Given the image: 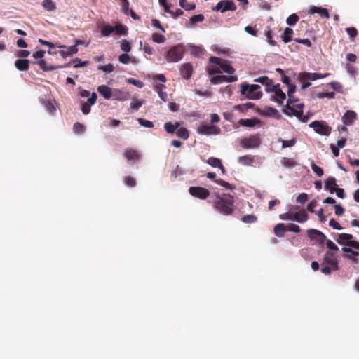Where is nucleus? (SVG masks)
<instances>
[{
    "instance_id": "obj_42",
    "label": "nucleus",
    "mask_w": 359,
    "mask_h": 359,
    "mask_svg": "<svg viewBox=\"0 0 359 359\" xmlns=\"http://www.w3.org/2000/svg\"><path fill=\"white\" fill-rule=\"evenodd\" d=\"M295 91V86L292 85L288 86V90H287V95H288V100H287V104H293L294 100H293L292 94Z\"/></svg>"
},
{
    "instance_id": "obj_40",
    "label": "nucleus",
    "mask_w": 359,
    "mask_h": 359,
    "mask_svg": "<svg viewBox=\"0 0 359 359\" xmlns=\"http://www.w3.org/2000/svg\"><path fill=\"white\" fill-rule=\"evenodd\" d=\"M80 43H81L80 42H78L75 45L71 46H66L61 45V46H58L57 47L59 48L68 50V51L70 53V55H72L73 54H75L78 52V49L76 48V46Z\"/></svg>"
},
{
    "instance_id": "obj_58",
    "label": "nucleus",
    "mask_w": 359,
    "mask_h": 359,
    "mask_svg": "<svg viewBox=\"0 0 359 359\" xmlns=\"http://www.w3.org/2000/svg\"><path fill=\"white\" fill-rule=\"evenodd\" d=\"M128 83L133 84L138 88H142L144 86V83L140 80H136L132 78L127 79Z\"/></svg>"
},
{
    "instance_id": "obj_27",
    "label": "nucleus",
    "mask_w": 359,
    "mask_h": 359,
    "mask_svg": "<svg viewBox=\"0 0 359 359\" xmlns=\"http://www.w3.org/2000/svg\"><path fill=\"white\" fill-rule=\"evenodd\" d=\"M180 71L182 76L184 79H188L191 77L192 74V66L189 63L184 64L182 66Z\"/></svg>"
},
{
    "instance_id": "obj_37",
    "label": "nucleus",
    "mask_w": 359,
    "mask_h": 359,
    "mask_svg": "<svg viewBox=\"0 0 359 359\" xmlns=\"http://www.w3.org/2000/svg\"><path fill=\"white\" fill-rule=\"evenodd\" d=\"M176 135L179 138L187 140L189 138V132L187 128L184 127H179L176 131Z\"/></svg>"
},
{
    "instance_id": "obj_26",
    "label": "nucleus",
    "mask_w": 359,
    "mask_h": 359,
    "mask_svg": "<svg viewBox=\"0 0 359 359\" xmlns=\"http://www.w3.org/2000/svg\"><path fill=\"white\" fill-rule=\"evenodd\" d=\"M29 61L27 59H18L15 62V67L20 71L28 70Z\"/></svg>"
},
{
    "instance_id": "obj_11",
    "label": "nucleus",
    "mask_w": 359,
    "mask_h": 359,
    "mask_svg": "<svg viewBox=\"0 0 359 359\" xmlns=\"http://www.w3.org/2000/svg\"><path fill=\"white\" fill-rule=\"evenodd\" d=\"M210 76V82L214 84H219L222 83H233L237 81L236 76H224L221 74L209 75Z\"/></svg>"
},
{
    "instance_id": "obj_17",
    "label": "nucleus",
    "mask_w": 359,
    "mask_h": 359,
    "mask_svg": "<svg viewBox=\"0 0 359 359\" xmlns=\"http://www.w3.org/2000/svg\"><path fill=\"white\" fill-rule=\"evenodd\" d=\"M357 118V114L352 110H348L341 118L342 122L345 126H351Z\"/></svg>"
},
{
    "instance_id": "obj_53",
    "label": "nucleus",
    "mask_w": 359,
    "mask_h": 359,
    "mask_svg": "<svg viewBox=\"0 0 359 359\" xmlns=\"http://www.w3.org/2000/svg\"><path fill=\"white\" fill-rule=\"evenodd\" d=\"M121 49L125 52V53H128L131 50V46L129 43V42L126 40V39H123L121 41Z\"/></svg>"
},
{
    "instance_id": "obj_64",
    "label": "nucleus",
    "mask_w": 359,
    "mask_h": 359,
    "mask_svg": "<svg viewBox=\"0 0 359 359\" xmlns=\"http://www.w3.org/2000/svg\"><path fill=\"white\" fill-rule=\"evenodd\" d=\"M124 183L126 186L130 187H133L135 185V180L130 177H126L124 178Z\"/></svg>"
},
{
    "instance_id": "obj_55",
    "label": "nucleus",
    "mask_w": 359,
    "mask_h": 359,
    "mask_svg": "<svg viewBox=\"0 0 359 359\" xmlns=\"http://www.w3.org/2000/svg\"><path fill=\"white\" fill-rule=\"evenodd\" d=\"M73 130L75 133L81 134L84 132L85 128L81 123H76L74 124Z\"/></svg>"
},
{
    "instance_id": "obj_12",
    "label": "nucleus",
    "mask_w": 359,
    "mask_h": 359,
    "mask_svg": "<svg viewBox=\"0 0 359 359\" xmlns=\"http://www.w3.org/2000/svg\"><path fill=\"white\" fill-rule=\"evenodd\" d=\"M236 10V6L232 1H221L217 3L216 6L212 8L214 11H220L224 13L227 11H234Z\"/></svg>"
},
{
    "instance_id": "obj_44",
    "label": "nucleus",
    "mask_w": 359,
    "mask_h": 359,
    "mask_svg": "<svg viewBox=\"0 0 359 359\" xmlns=\"http://www.w3.org/2000/svg\"><path fill=\"white\" fill-rule=\"evenodd\" d=\"M293 34V30L290 28H285L284 30L283 41L288 43L292 41L291 35Z\"/></svg>"
},
{
    "instance_id": "obj_29",
    "label": "nucleus",
    "mask_w": 359,
    "mask_h": 359,
    "mask_svg": "<svg viewBox=\"0 0 359 359\" xmlns=\"http://www.w3.org/2000/svg\"><path fill=\"white\" fill-rule=\"evenodd\" d=\"M325 187L331 194L334 192V189L337 187L336 179L334 177H329L325 182Z\"/></svg>"
},
{
    "instance_id": "obj_59",
    "label": "nucleus",
    "mask_w": 359,
    "mask_h": 359,
    "mask_svg": "<svg viewBox=\"0 0 359 359\" xmlns=\"http://www.w3.org/2000/svg\"><path fill=\"white\" fill-rule=\"evenodd\" d=\"M308 200V195L305 193H302L300 194L297 199H296V201L297 203H300V204H304L306 203V201Z\"/></svg>"
},
{
    "instance_id": "obj_28",
    "label": "nucleus",
    "mask_w": 359,
    "mask_h": 359,
    "mask_svg": "<svg viewBox=\"0 0 359 359\" xmlns=\"http://www.w3.org/2000/svg\"><path fill=\"white\" fill-rule=\"evenodd\" d=\"M101 34L103 36H109L114 32V27L109 24H102L99 26Z\"/></svg>"
},
{
    "instance_id": "obj_3",
    "label": "nucleus",
    "mask_w": 359,
    "mask_h": 359,
    "mask_svg": "<svg viewBox=\"0 0 359 359\" xmlns=\"http://www.w3.org/2000/svg\"><path fill=\"white\" fill-rule=\"evenodd\" d=\"M241 93L249 100H258L262 97V93L259 90L260 86L257 84L250 85L243 83L240 86Z\"/></svg>"
},
{
    "instance_id": "obj_49",
    "label": "nucleus",
    "mask_w": 359,
    "mask_h": 359,
    "mask_svg": "<svg viewBox=\"0 0 359 359\" xmlns=\"http://www.w3.org/2000/svg\"><path fill=\"white\" fill-rule=\"evenodd\" d=\"M299 20V17L296 14H292L287 18V24L290 26L294 25Z\"/></svg>"
},
{
    "instance_id": "obj_10",
    "label": "nucleus",
    "mask_w": 359,
    "mask_h": 359,
    "mask_svg": "<svg viewBox=\"0 0 359 359\" xmlns=\"http://www.w3.org/2000/svg\"><path fill=\"white\" fill-rule=\"evenodd\" d=\"M197 132L198 134L203 135H217L220 134L221 129L219 127L212 124L203 123L198 127Z\"/></svg>"
},
{
    "instance_id": "obj_52",
    "label": "nucleus",
    "mask_w": 359,
    "mask_h": 359,
    "mask_svg": "<svg viewBox=\"0 0 359 359\" xmlns=\"http://www.w3.org/2000/svg\"><path fill=\"white\" fill-rule=\"evenodd\" d=\"M311 166L313 172H315L318 177H322L323 175V169L316 165L313 161L311 162Z\"/></svg>"
},
{
    "instance_id": "obj_7",
    "label": "nucleus",
    "mask_w": 359,
    "mask_h": 359,
    "mask_svg": "<svg viewBox=\"0 0 359 359\" xmlns=\"http://www.w3.org/2000/svg\"><path fill=\"white\" fill-rule=\"evenodd\" d=\"M184 55V49L182 45H177L171 48L167 53L166 60L170 62L180 61Z\"/></svg>"
},
{
    "instance_id": "obj_1",
    "label": "nucleus",
    "mask_w": 359,
    "mask_h": 359,
    "mask_svg": "<svg viewBox=\"0 0 359 359\" xmlns=\"http://www.w3.org/2000/svg\"><path fill=\"white\" fill-rule=\"evenodd\" d=\"M209 61L211 63V65L207 69L209 75L225 72L233 76L234 69L231 67L230 62L217 57H211Z\"/></svg>"
},
{
    "instance_id": "obj_57",
    "label": "nucleus",
    "mask_w": 359,
    "mask_h": 359,
    "mask_svg": "<svg viewBox=\"0 0 359 359\" xmlns=\"http://www.w3.org/2000/svg\"><path fill=\"white\" fill-rule=\"evenodd\" d=\"M137 121L138 123L142 126H144L145 128H153L154 127V124L151 121H148V120H144V119H142V118H138L137 119Z\"/></svg>"
},
{
    "instance_id": "obj_18",
    "label": "nucleus",
    "mask_w": 359,
    "mask_h": 359,
    "mask_svg": "<svg viewBox=\"0 0 359 359\" xmlns=\"http://www.w3.org/2000/svg\"><path fill=\"white\" fill-rule=\"evenodd\" d=\"M123 156L128 161L132 163H136L140 159V154L137 151L133 149H126Z\"/></svg>"
},
{
    "instance_id": "obj_43",
    "label": "nucleus",
    "mask_w": 359,
    "mask_h": 359,
    "mask_svg": "<svg viewBox=\"0 0 359 359\" xmlns=\"http://www.w3.org/2000/svg\"><path fill=\"white\" fill-rule=\"evenodd\" d=\"M204 20V16L202 14L195 15L190 18L189 24L194 25L197 22H202Z\"/></svg>"
},
{
    "instance_id": "obj_46",
    "label": "nucleus",
    "mask_w": 359,
    "mask_h": 359,
    "mask_svg": "<svg viewBox=\"0 0 359 359\" xmlns=\"http://www.w3.org/2000/svg\"><path fill=\"white\" fill-rule=\"evenodd\" d=\"M294 212L289 211L279 215V218L284 221H293Z\"/></svg>"
},
{
    "instance_id": "obj_19",
    "label": "nucleus",
    "mask_w": 359,
    "mask_h": 359,
    "mask_svg": "<svg viewBox=\"0 0 359 359\" xmlns=\"http://www.w3.org/2000/svg\"><path fill=\"white\" fill-rule=\"evenodd\" d=\"M309 13L311 15L318 13L321 18H330L328 10L322 7L312 6L309 9Z\"/></svg>"
},
{
    "instance_id": "obj_36",
    "label": "nucleus",
    "mask_w": 359,
    "mask_h": 359,
    "mask_svg": "<svg viewBox=\"0 0 359 359\" xmlns=\"http://www.w3.org/2000/svg\"><path fill=\"white\" fill-rule=\"evenodd\" d=\"M258 123V121L256 118H246V119H241L238 121V123L242 126L245 127H253Z\"/></svg>"
},
{
    "instance_id": "obj_54",
    "label": "nucleus",
    "mask_w": 359,
    "mask_h": 359,
    "mask_svg": "<svg viewBox=\"0 0 359 359\" xmlns=\"http://www.w3.org/2000/svg\"><path fill=\"white\" fill-rule=\"evenodd\" d=\"M326 246L329 250H331L330 252H332L334 253L339 250V248L336 245V244L334 242H332L330 240L327 241Z\"/></svg>"
},
{
    "instance_id": "obj_51",
    "label": "nucleus",
    "mask_w": 359,
    "mask_h": 359,
    "mask_svg": "<svg viewBox=\"0 0 359 359\" xmlns=\"http://www.w3.org/2000/svg\"><path fill=\"white\" fill-rule=\"evenodd\" d=\"M152 40L157 43H163L165 41V38L163 35L154 33L152 34Z\"/></svg>"
},
{
    "instance_id": "obj_33",
    "label": "nucleus",
    "mask_w": 359,
    "mask_h": 359,
    "mask_svg": "<svg viewBox=\"0 0 359 359\" xmlns=\"http://www.w3.org/2000/svg\"><path fill=\"white\" fill-rule=\"evenodd\" d=\"M42 7L48 12H53L56 10V6L53 0H43Z\"/></svg>"
},
{
    "instance_id": "obj_6",
    "label": "nucleus",
    "mask_w": 359,
    "mask_h": 359,
    "mask_svg": "<svg viewBox=\"0 0 359 359\" xmlns=\"http://www.w3.org/2000/svg\"><path fill=\"white\" fill-rule=\"evenodd\" d=\"M330 75V73L321 74L316 72H299L295 74L296 79L300 81H314L320 79H324Z\"/></svg>"
},
{
    "instance_id": "obj_4",
    "label": "nucleus",
    "mask_w": 359,
    "mask_h": 359,
    "mask_svg": "<svg viewBox=\"0 0 359 359\" xmlns=\"http://www.w3.org/2000/svg\"><path fill=\"white\" fill-rule=\"evenodd\" d=\"M239 144L245 149H257L261 144V138L259 135H250L244 136L238 140Z\"/></svg>"
},
{
    "instance_id": "obj_20",
    "label": "nucleus",
    "mask_w": 359,
    "mask_h": 359,
    "mask_svg": "<svg viewBox=\"0 0 359 359\" xmlns=\"http://www.w3.org/2000/svg\"><path fill=\"white\" fill-rule=\"evenodd\" d=\"M353 239V236L348 233H340L338 234L336 241L344 245H349Z\"/></svg>"
},
{
    "instance_id": "obj_8",
    "label": "nucleus",
    "mask_w": 359,
    "mask_h": 359,
    "mask_svg": "<svg viewBox=\"0 0 359 359\" xmlns=\"http://www.w3.org/2000/svg\"><path fill=\"white\" fill-rule=\"evenodd\" d=\"M309 126L321 135L329 136L332 130L331 128L323 121H314Z\"/></svg>"
},
{
    "instance_id": "obj_24",
    "label": "nucleus",
    "mask_w": 359,
    "mask_h": 359,
    "mask_svg": "<svg viewBox=\"0 0 359 359\" xmlns=\"http://www.w3.org/2000/svg\"><path fill=\"white\" fill-rule=\"evenodd\" d=\"M308 218L306 211L304 210L294 212L293 221L298 223H304L308 220Z\"/></svg>"
},
{
    "instance_id": "obj_63",
    "label": "nucleus",
    "mask_w": 359,
    "mask_h": 359,
    "mask_svg": "<svg viewBox=\"0 0 359 359\" xmlns=\"http://www.w3.org/2000/svg\"><path fill=\"white\" fill-rule=\"evenodd\" d=\"M346 69L347 72L351 76H355L357 73L356 67L350 64L346 65Z\"/></svg>"
},
{
    "instance_id": "obj_48",
    "label": "nucleus",
    "mask_w": 359,
    "mask_h": 359,
    "mask_svg": "<svg viewBox=\"0 0 359 359\" xmlns=\"http://www.w3.org/2000/svg\"><path fill=\"white\" fill-rule=\"evenodd\" d=\"M180 5L187 11H191L195 8L194 4L188 3L187 0H180Z\"/></svg>"
},
{
    "instance_id": "obj_60",
    "label": "nucleus",
    "mask_w": 359,
    "mask_h": 359,
    "mask_svg": "<svg viewBox=\"0 0 359 359\" xmlns=\"http://www.w3.org/2000/svg\"><path fill=\"white\" fill-rule=\"evenodd\" d=\"M287 229L290 231L294 232V233H299L301 231L300 227L294 224H289L287 226Z\"/></svg>"
},
{
    "instance_id": "obj_16",
    "label": "nucleus",
    "mask_w": 359,
    "mask_h": 359,
    "mask_svg": "<svg viewBox=\"0 0 359 359\" xmlns=\"http://www.w3.org/2000/svg\"><path fill=\"white\" fill-rule=\"evenodd\" d=\"M324 262L330 265L333 271L339 269L338 262L332 252H327L324 255Z\"/></svg>"
},
{
    "instance_id": "obj_41",
    "label": "nucleus",
    "mask_w": 359,
    "mask_h": 359,
    "mask_svg": "<svg viewBox=\"0 0 359 359\" xmlns=\"http://www.w3.org/2000/svg\"><path fill=\"white\" fill-rule=\"evenodd\" d=\"M114 32H116V33L117 34L126 35V34H127V28L126 26H124L123 25L118 24V25H116L115 27H114Z\"/></svg>"
},
{
    "instance_id": "obj_56",
    "label": "nucleus",
    "mask_w": 359,
    "mask_h": 359,
    "mask_svg": "<svg viewBox=\"0 0 359 359\" xmlns=\"http://www.w3.org/2000/svg\"><path fill=\"white\" fill-rule=\"evenodd\" d=\"M257 220V218L253 215H247L242 217V221L244 223H254Z\"/></svg>"
},
{
    "instance_id": "obj_5",
    "label": "nucleus",
    "mask_w": 359,
    "mask_h": 359,
    "mask_svg": "<svg viewBox=\"0 0 359 359\" xmlns=\"http://www.w3.org/2000/svg\"><path fill=\"white\" fill-rule=\"evenodd\" d=\"M265 90L268 93H273L274 94L273 100L278 103H283V102L286 99V95L281 90L279 84L274 85L272 83H267L265 87Z\"/></svg>"
},
{
    "instance_id": "obj_39",
    "label": "nucleus",
    "mask_w": 359,
    "mask_h": 359,
    "mask_svg": "<svg viewBox=\"0 0 359 359\" xmlns=\"http://www.w3.org/2000/svg\"><path fill=\"white\" fill-rule=\"evenodd\" d=\"M206 163L213 168L222 167L221 160L217 158L210 157L206 161Z\"/></svg>"
},
{
    "instance_id": "obj_21",
    "label": "nucleus",
    "mask_w": 359,
    "mask_h": 359,
    "mask_svg": "<svg viewBox=\"0 0 359 359\" xmlns=\"http://www.w3.org/2000/svg\"><path fill=\"white\" fill-rule=\"evenodd\" d=\"M238 163L244 166L252 165L255 162V156L251 155H245L239 156L238 158Z\"/></svg>"
},
{
    "instance_id": "obj_9",
    "label": "nucleus",
    "mask_w": 359,
    "mask_h": 359,
    "mask_svg": "<svg viewBox=\"0 0 359 359\" xmlns=\"http://www.w3.org/2000/svg\"><path fill=\"white\" fill-rule=\"evenodd\" d=\"M287 109L291 111V113L297 117L302 122L306 123L309 119V116L306 115L303 116V103H297L296 104H287Z\"/></svg>"
},
{
    "instance_id": "obj_30",
    "label": "nucleus",
    "mask_w": 359,
    "mask_h": 359,
    "mask_svg": "<svg viewBox=\"0 0 359 359\" xmlns=\"http://www.w3.org/2000/svg\"><path fill=\"white\" fill-rule=\"evenodd\" d=\"M280 163L283 166L289 169L292 168L297 165L294 158L286 157L282 158L280 160Z\"/></svg>"
},
{
    "instance_id": "obj_34",
    "label": "nucleus",
    "mask_w": 359,
    "mask_h": 359,
    "mask_svg": "<svg viewBox=\"0 0 359 359\" xmlns=\"http://www.w3.org/2000/svg\"><path fill=\"white\" fill-rule=\"evenodd\" d=\"M286 231L285 225L283 223L278 224L274 227V233L278 237H283Z\"/></svg>"
},
{
    "instance_id": "obj_61",
    "label": "nucleus",
    "mask_w": 359,
    "mask_h": 359,
    "mask_svg": "<svg viewBox=\"0 0 359 359\" xmlns=\"http://www.w3.org/2000/svg\"><path fill=\"white\" fill-rule=\"evenodd\" d=\"M123 4L121 6V10L122 12L128 15L130 10H129V2L128 0H123Z\"/></svg>"
},
{
    "instance_id": "obj_31",
    "label": "nucleus",
    "mask_w": 359,
    "mask_h": 359,
    "mask_svg": "<svg viewBox=\"0 0 359 359\" xmlns=\"http://www.w3.org/2000/svg\"><path fill=\"white\" fill-rule=\"evenodd\" d=\"M165 88V86L163 83L161 85H157L155 87V90L158 93L159 97L163 101L167 102L168 100V93L163 90V89Z\"/></svg>"
},
{
    "instance_id": "obj_62",
    "label": "nucleus",
    "mask_w": 359,
    "mask_h": 359,
    "mask_svg": "<svg viewBox=\"0 0 359 359\" xmlns=\"http://www.w3.org/2000/svg\"><path fill=\"white\" fill-rule=\"evenodd\" d=\"M118 60L123 64H128L130 62V56L128 53H123L119 56Z\"/></svg>"
},
{
    "instance_id": "obj_50",
    "label": "nucleus",
    "mask_w": 359,
    "mask_h": 359,
    "mask_svg": "<svg viewBox=\"0 0 359 359\" xmlns=\"http://www.w3.org/2000/svg\"><path fill=\"white\" fill-rule=\"evenodd\" d=\"M97 69L106 73H111L114 71V65L111 63H109L105 65H100Z\"/></svg>"
},
{
    "instance_id": "obj_32",
    "label": "nucleus",
    "mask_w": 359,
    "mask_h": 359,
    "mask_svg": "<svg viewBox=\"0 0 359 359\" xmlns=\"http://www.w3.org/2000/svg\"><path fill=\"white\" fill-rule=\"evenodd\" d=\"M180 126L179 122H175L174 124L171 122H167L164 124L165 131L170 134H173Z\"/></svg>"
},
{
    "instance_id": "obj_14",
    "label": "nucleus",
    "mask_w": 359,
    "mask_h": 359,
    "mask_svg": "<svg viewBox=\"0 0 359 359\" xmlns=\"http://www.w3.org/2000/svg\"><path fill=\"white\" fill-rule=\"evenodd\" d=\"M309 238L318 244H323L326 241V236L317 229H309L307 231Z\"/></svg>"
},
{
    "instance_id": "obj_23",
    "label": "nucleus",
    "mask_w": 359,
    "mask_h": 359,
    "mask_svg": "<svg viewBox=\"0 0 359 359\" xmlns=\"http://www.w3.org/2000/svg\"><path fill=\"white\" fill-rule=\"evenodd\" d=\"M97 91L106 100H109L113 95L111 88L106 85H101L98 86Z\"/></svg>"
},
{
    "instance_id": "obj_45",
    "label": "nucleus",
    "mask_w": 359,
    "mask_h": 359,
    "mask_svg": "<svg viewBox=\"0 0 359 359\" xmlns=\"http://www.w3.org/2000/svg\"><path fill=\"white\" fill-rule=\"evenodd\" d=\"M316 95L319 99H323V98L333 99L335 96V93L334 92H330V93L319 92V93H317Z\"/></svg>"
},
{
    "instance_id": "obj_47",
    "label": "nucleus",
    "mask_w": 359,
    "mask_h": 359,
    "mask_svg": "<svg viewBox=\"0 0 359 359\" xmlns=\"http://www.w3.org/2000/svg\"><path fill=\"white\" fill-rule=\"evenodd\" d=\"M280 142L282 143V148L285 149L293 147L296 144L297 141L294 138H292L289 140H281Z\"/></svg>"
},
{
    "instance_id": "obj_13",
    "label": "nucleus",
    "mask_w": 359,
    "mask_h": 359,
    "mask_svg": "<svg viewBox=\"0 0 359 359\" xmlns=\"http://www.w3.org/2000/svg\"><path fill=\"white\" fill-rule=\"evenodd\" d=\"M97 98V94L92 93L90 97L88 98L87 102L80 101L81 109L84 114H88L90 113L91 106L95 104Z\"/></svg>"
},
{
    "instance_id": "obj_35",
    "label": "nucleus",
    "mask_w": 359,
    "mask_h": 359,
    "mask_svg": "<svg viewBox=\"0 0 359 359\" xmlns=\"http://www.w3.org/2000/svg\"><path fill=\"white\" fill-rule=\"evenodd\" d=\"M36 64L40 67L41 69L43 71L48 72V71H53L55 69H57L56 66L54 65H49L47 64V62L44 60H40L38 62H36Z\"/></svg>"
},
{
    "instance_id": "obj_25",
    "label": "nucleus",
    "mask_w": 359,
    "mask_h": 359,
    "mask_svg": "<svg viewBox=\"0 0 359 359\" xmlns=\"http://www.w3.org/2000/svg\"><path fill=\"white\" fill-rule=\"evenodd\" d=\"M187 47H188L189 50H190L191 54L196 57H200L204 53V50L202 48V47H201V46H195V45L189 43L187 45Z\"/></svg>"
},
{
    "instance_id": "obj_22",
    "label": "nucleus",
    "mask_w": 359,
    "mask_h": 359,
    "mask_svg": "<svg viewBox=\"0 0 359 359\" xmlns=\"http://www.w3.org/2000/svg\"><path fill=\"white\" fill-rule=\"evenodd\" d=\"M342 251L346 253L344 255V258L353 261L355 264H358V260L356 259L359 255L358 252L353 251L348 248H343Z\"/></svg>"
},
{
    "instance_id": "obj_38",
    "label": "nucleus",
    "mask_w": 359,
    "mask_h": 359,
    "mask_svg": "<svg viewBox=\"0 0 359 359\" xmlns=\"http://www.w3.org/2000/svg\"><path fill=\"white\" fill-rule=\"evenodd\" d=\"M144 104V101L142 100L133 98L130 102V109L133 111L138 110Z\"/></svg>"
},
{
    "instance_id": "obj_2",
    "label": "nucleus",
    "mask_w": 359,
    "mask_h": 359,
    "mask_svg": "<svg viewBox=\"0 0 359 359\" xmlns=\"http://www.w3.org/2000/svg\"><path fill=\"white\" fill-rule=\"evenodd\" d=\"M215 196L216 201L214 202L215 208L222 215H231L233 212V196L226 194H224L222 196L215 194Z\"/></svg>"
},
{
    "instance_id": "obj_15",
    "label": "nucleus",
    "mask_w": 359,
    "mask_h": 359,
    "mask_svg": "<svg viewBox=\"0 0 359 359\" xmlns=\"http://www.w3.org/2000/svg\"><path fill=\"white\" fill-rule=\"evenodd\" d=\"M189 192L191 196L200 199H205L210 195L208 189L200 187H191L189 189Z\"/></svg>"
}]
</instances>
